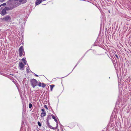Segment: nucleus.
I'll return each instance as SVG.
<instances>
[{
    "instance_id": "nucleus-9",
    "label": "nucleus",
    "mask_w": 131,
    "mask_h": 131,
    "mask_svg": "<svg viewBox=\"0 0 131 131\" xmlns=\"http://www.w3.org/2000/svg\"><path fill=\"white\" fill-rule=\"evenodd\" d=\"M4 9L6 11V10H10V9H13V8H9L8 7H6L4 8Z\"/></svg>"
},
{
    "instance_id": "nucleus-15",
    "label": "nucleus",
    "mask_w": 131,
    "mask_h": 131,
    "mask_svg": "<svg viewBox=\"0 0 131 131\" xmlns=\"http://www.w3.org/2000/svg\"><path fill=\"white\" fill-rule=\"evenodd\" d=\"M32 106V105L31 103H30L29 105V107L30 108Z\"/></svg>"
},
{
    "instance_id": "nucleus-20",
    "label": "nucleus",
    "mask_w": 131,
    "mask_h": 131,
    "mask_svg": "<svg viewBox=\"0 0 131 131\" xmlns=\"http://www.w3.org/2000/svg\"><path fill=\"white\" fill-rule=\"evenodd\" d=\"M11 1V0H9L8 1V3H9Z\"/></svg>"
},
{
    "instance_id": "nucleus-23",
    "label": "nucleus",
    "mask_w": 131,
    "mask_h": 131,
    "mask_svg": "<svg viewBox=\"0 0 131 131\" xmlns=\"http://www.w3.org/2000/svg\"><path fill=\"white\" fill-rule=\"evenodd\" d=\"M108 12H109V13H110V10H109V11H108Z\"/></svg>"
},
{
    "instance_id": "nucleus-21",
    "label": "nucleus",
    "mask_w": 131,
    "mask_h": 131,
    "mask_svg": "<svg viewBox=\"0 0 131 131\" xmlns=\"http://www.w3.org/2000/svg\"><path fill=\"white\" fill-rule=\"evenodd\" d=\"M35 75L36 76V77H38V75H37V74H35Z\"/></svg>"
},
{
    "instance_id": "nucleus-4",
    "label": "nucleus",
    "mask_w": 131,
    "mask_h": 131,
    "mask_svg": "<svg viewBox=\"0 0 131 131\" xmlns=\"http://www.w3.org/2000/svg\"><path fill=\"white\" fill-rule=\"evenodd\" d=\"M0 13L2 16H4L6 14V12L4 8L3 9H0Z\"/></svg>"
},
{
    "instance_id": "nucleus-2",
    "label": "nucleus",
    "mask_w": 131,
    "mask_h": 131,
    "mask_svg": "<svg viewBox=\"0 0 131 131\" xmlns=\"http://www.w3.org/2000/svg\"><path fill=\"white\" fill-rule=\"evenodd\" d=\"M30 82L31 85L34 88L37 85V82L36 80L34 79H32L31 80Z\"/></svg>"
},
{
    "instance_id": "nucleus-13",
    "label": "nucleus",
    "mask_w": 131,
    "mask_h": 131,
    "mask_svg": "<svg viewBox=\"0 0 131 131\" xmlns=\"http://www.w3.org/2000/svg\"><path fill=\"white\" fill-rule=\"evenodd\" d=\"M37 85H38L39 86L41 87V86L42 83H41L40 82H39V83H38V82H37Z\"/></svg>"
},
{
    "instance_id": "nucleus-16",
    "label": "nucleus",
    "mask_w": 131,
    "mask_h": 131,
    "mask_svg": "<svg viewBox=\"0 0 131 131\" xmlns=\"http://www.w3.org/2000/svg\"><path fill=\"white\" fill-rule=\"evenodd\" d=\"M38 125L40 127L41 126V124L39 122H38Z\"/></svg>"
},
{
    "instance_id": "nucleus-3",
    "label": "nucleus",
    "mask_w": 131,
    "mask_h": 131,
    "mask_svg": "<svg viewBox=\"0 0 131 131\" xmlns=\"http://www.w3.org/2000/svg\"><path fill=\"white\" fill-rule=\"evenodd\" d=\"M2 20L3 21L9 22L11 20V18L9 15L6 16L5 17L2 18Z\"/></svg>"
},
{
    "instance_id": "nucleus-7",
    "label": "nucleus",
    "mask_w": 131,
    "mask_h": 131,
    "mask_svg": "<svg viewBox=\"0 0 131 131\" xmlns=\"http://www.w3.org/2000/svg\"><path fill=\"white\" fill-rule=\"evenodd\" d=\"M19 2L21 4H24L27 2V0H18Z\"/></svg>"
},
{
    "instance_id": "nucleus-10",
    "label": "nucleus",
    "mask_w": 131,
    "mask_h": 131,
    "mask_svg": "<svg viewBox=\"0 0 131 131\" xmlns=\"http://www.w3.org/2000/svg\"><path fill=\"white\" fill-rule=\"evenodd\" d=\"M54 85L53 84H52L50 85V90L51 91H52V90L54 86Z\"/></svg>"
},
{
    "instance_id": "nucleus-18",
    "label": "nucleus",
    "mask_w": 131,
    "mask_h": 131,
    "mask_svg": "<svg viewBox=\"0 0 131 131\" xmlns=\"http://www.w3.org/2000/svg\"><path fill=\"white\" fill-rule=\"evenodd\" d=\"M44 107L47 108V109H48V108L46 105H45L44 106Z\"/></svg>"
},
{
    "instance_id": "nucleus-22",
    "label": "nucleus",
    "mask_w": 131,
    "mask_h": 131,
    "mask_svg": "<svg viewBox=\"0 0 131 131\" xmlns=\"http://www.w3.org/2000/svg\"><path fill=\"white\" fill-rule=\"evenodd\" d=\"M115 56L116 57H118V56L117 55H116Z\"/></svg>"
},
{
    "instance_id": "nucleus-14",
    "label": "nucleus",
    "mask_w": 131,
    "mask_h": 131,
    "mask_svg": "<svg viewBox=\"0 0 131 131\" xmlns=\"http://www.w3.org/2000/svg\"><path fill=\"white\" fill-rule=\"evenodd\" d=\"M41 86L43 88H44L46 86V85L44 83H42L41 84Z\"/></svg>"
},
{
    "instance_id": "nucleus-6",
    "label": "nucleus",
    "mask_w": 131,
    "mask_h": 131,
    "mask_svg": "<svg viewBox=\"0 0 131 131\" xmlns=\"http://www.w3.org/2000/svg\"><path fill=\"white\" fill-rule=\"evenodd\" d=\"M42 0H37L35 2V5H37L41 2Z\"/></svg>"
},
{
    "instance_id": "nucleus-25",
    "label": "nucleus",
    "mask_w": 131,
    "mask_h": 131,
    "mask_svg": "<svg viewBox=\"0 0 131 131\" xmlns=\"http://www.w3.org/2000/svg\"><path fill=\"white\" fill-rule=\"evenodd\" d=\"M49 116H48V117H49Z\"/></svg>"
},
{
    "instance_id": "nucleus-11",
    "label": "nucleus",
    "mask_w": 131,
    "mask_h": 131,
    "mask_svg": "<svg viewBox=\"0 0 131 131\" xmlns=\"http://www.w3.org/2000/svg\"><path fill=\"white\" fill-rule=\"evenodd\" d=\"M23 55V52H19V55L20 57H21Z\"/></svg>"
},
{
    "instance_id": "nucleus-19",
    "label": "nucleus",
    "mask_w": 131,
    "mask_h": 131,
    "mask_svg": "<svg viewBox=\"0 0 131 131\" xmlns=\"http://www.w3.org/2000/svg\"><path fill=\"white\" fill-rule=\"evenodd\" d=\"M5 0H0V2H3Z\"/></svg>"
},
{
    "instance_id": "nucleus-24",
    "label": "nucleus",
    "mask_w": 131,
    "mask_h": 131,
    "mask_svg": "<svg viewBox=\"0 0 131 131\" xmlns=\"http://www.w3.org/2000/svg\"><path fill=\"white\" fill-rule=\"evenodd\" d=\"M46 0H42L43 1H45Z\"/></svg>"
},
{
    "instance_id": "nucleus-1",
    "label": "nucleus",
    "mask_w": 131,
    "mask_h": 131,
    "mask_svg": "<svg viewBox=\"0 0 131 131\" xmlns=\"http://www.w3.org/2000/svg\"><path fill=\"white\" fill-rule=\"evenodd\" d=\"M22 60L23 61L24 64H23L22 62H20L19 65L20 68V69L21 70H23L24 68V65L26 64L27 62L26 60V58H23L22 59Z\"/></svg>"
},
{
    "instance_id": "nucleus-8",
    "label": "nucleus",
    "mask_w": 131,
    "mask_h": 131,
    "mask_svg": "<svg viewBox=\"0 0 131 131\" xmlns=\"http://www.w3.org/2000/svg\"><path fill=\"white\" fill-rule=\"evenodd\" d=\"M23 46H21L19 48V52H23Z\"/></svg>"
},
{
    "instance_id": "nucleus-17",
    "label": "nucleus",
    "mask_w": 131,
    "mask_h": 131,
    "mask_svg": "<svg viewBox=\"0 0 131 131\" xmlns=\"http://www.w3.org/2000/svg\"><path fill=\"white\" fill-rule=\"evenodd\" d=\"M6 3H3V4H2V5H1L0 6H2V5H6Z\"/></svg>"
},
{
    "instance_id": "nucleus-26",
    "label": "nucleus",
    "mask_w": 131,
    "mask_h": 131,
    "mask_svg": "<svg viewBox=\"0 0 131 131\" xmlns=\"http://www.w3.org/2000/svg\"><path fill=\"white\" fill-rule=\"evenodd\" d=\"M113 52H114V51H113Z\"/></svg>"
},
{
    "instance_id": "nucleus-12",
    "label": "nucleus",
    "mask_w": 131,
    "mask_h": 131,
    "mask_svg": "<svg viewBox=\"0 0 131 131\" xmlns=\"http://www.w3.org/2000/svg\"><path fill=\"white\" fill-rule=\"evenodd\" d=\"M52 118L54 119V120L55 121H56V122H57V120L56 119L54 116V115H52Z\"/></svg>"
},
{
    "instance_id": "nucleus-5",
    "label": "nucleus",
    "mask_w": 131,
    "mask_h": 131,
    "mask_svg": "<svg viewBox=\"0 0 131 131\" xmlns=\"http://www.w3.org/2000/svg\"><path fill=\"white\" fill-rule=\"evenodd\" d=\"M41 110L42 112L41 113V116L42 117H43L46 116V112L43 109H42Z\"/></svg>"
}]
</instances>
